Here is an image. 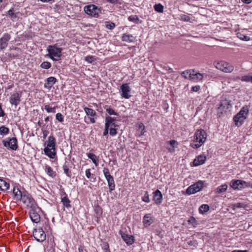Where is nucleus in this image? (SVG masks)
<instances>
[{
    "label": "nucleus",
    "instance_id": "1",
    "mask_svg": "<svg viewBox=\"0 0 252 252\" xmlns=\"http://www.w3.org/2000/svg\"><path fill=\"white\" fill-rule=\"evenodd\" d=\"M44 144L46 145V147L44 149L45 154L50 158H54L56 154L55 138L53 135H50Z\"/></svg>",
    "mask_w": 252,
    "mask_h": 252
},
{
    "label": "nucleus",
    "instance_id": "2",
    "mask_svg": "<svg viewBox=\"0 0 252 252\" xmlns=\"http://www.w3.org/2000/svg\"><path fill=\"white\" fill-rule=\"evenodd\" d=\"M48 54L47 55L54 61H59L61 60L63 49L57 47V44L49 45L47 48Z\"/></svg>",
    "mask_w": 252,
    "mask_h": 252
},
{
    "label": "nucleus",
    "instance_id": "3",
    "mask_svg": "<svg viewBox=\"0 0 252 252\" xmlns=\"http://www.w3.org/2000/svg\"><path fill=\"white\" fill-rule=\"evenodd\" d=\"M249 110L247 106L242 107L239 112L237 113L233 118L235 124L237 126H241L247 119L249 114Z\"/></svg>",
    "mask_w": 252,
    "mask_h": 252
},
{
    "label": "nucleus",
    "instance_id": "4",
    "mask_svg": "<svg viewBox=\"0 0 252 252\" xmlns=\"http://www.w3.org/2000/svg\"><path fill=\"white\" fill-rule=\"evenodd\" d=\"M216 67L225 73H230L234 70V67L230 63L224 61L215 63Z\"/></svg>",
    "mask_w": 252,
    "mask_h": 252
},
{
    "label": "nucleus",
    "instance_id": "5",
    "mask_svg": "<svg viewBox=\"0 0 252 252\" xmlns=\"http://www.w3.org/2000/svg\"><path fill=\"white\" fill-rule=\"evenodd\" d=\"M104 175L106 180H107L108 186L109 189V191L111 192L115 189V185L114 182V178L110 174L109 170L107 168H104L103 170Z\"/></svg>",
    "mask_w": 252,
    "mask_h": 252
},
{
    "label": "nucleus",
    "instance_id": "6",
    "mask_svg": "<svg viewBox=\"0 0 252 252\" xmlns=\"http://www.w3.org/2000/svg\"><path fill=\"white\" fill-rule=\"evenodd\" d=\"M21 200H22L23 203L27 207L31 208H35L36 205L33 199L27 191L23 192L22 198L21 199Z\"/></svg>",
    "mask_w": 252,
    "mask_h": 252
},
{
    "label": "nucleus",
    "instance_id": "7",
    "mask_svg": "<svg viewBox=\"0 0 252 252\" xmlns=\"http://www.w3.org/2000/svg\"><path fill=\"white\" fill-rule=\"evenodd\" d=\"M204 185L202 181H199L188 188L186 193L188 194H194L201 190Z\"/></svg>",
    "mask_w": 252,
    "mask_h": 252
},
{
    "label": "nucleus",
    "instance_id": "8",
    "mask_svg": "<svg viewBox=\"0 0 252 252\" xmlns=\"http://www.w3.org/2000/svg\"><path fill=\"white\" fill-rule=\"evenodd\" d=\"M84 9L87 14L94 17H97L100 11V9L94 4L86 5Z\"/></svg>",
    "mask_w": 252,
    "mask_h": 252
},
{
    "label": "nucleus",
    "instance_id": "9",
    "mask_svg": "<svg viewBox=\"0 0 252 252\" xmlns=\"http://www.w3.org/2000/svg\"><path fill=\"white\" fill-rule=\"evenodd\" d=\"M206 133L203 129H198L194 133L193 141L203 144L206 139Z\"/></svg>",
    "mask_w": 252,
    "mask_h": 252
},
{
    "label": "nucleus",
    "instance_id": "10",
    "mask_svg": "<svg viewBox=\"0 0 252 252\" xmlns=\"http://www.w3.org/2000/svg\"><path fill=\"white\" fill-rule=\"evenodd\" d=\"M33 236L35 239L39 242H43L46 239V234L42 228L34 229L33 231Z\"/></svg>",
    "mask_w": 252,
    "mask_h": 252
},
{
    "label": "nucleus",
    "instance_id": "11",
    "mask_svg": "<svg viewBox=\"0 0 252 252\" xmlns=\"http://www.w3.org/2000/svg\"><path fill=\"white\" fill-rule=\"evenodd\" d=\"M230 187L235 190H239L247 186V182L241 180H233L230 183Z\"/></svg>",
    "mask_w": 252,
    "mask_h": 252
},
{
    "label": "nucleus",
    "instance_id": "12",
    "mask_svg": "<svg viewBox=\"0 0 252 252\" xmlns=\"http://www.w3.org/2000/svg\"><path fill=\"white\" fill-rule=\"evenodd\" d=\"M120 90L121 92V95L122 97L126 99H128L131 97L130 94V88L128 83L122 84L120 87Z\"/></svg>",
    "mask_w": 252,
    "mask_h": 252
},
{
    "label": "nucleus",
    "instance_id": "13",
    "mask_svg": "<svg viewBox=\"0 0 252 252\" xmlns=\"http://www.w3.org/2000/svg\"><path fill=\"white\" fill-rule=\"evenodd\" d=\"M3 145L8 149L14 151L16 150L18 148L17 140L15 137L9 138L8 141H4Z\"/></svg>",
    "mask_w": 252,
    "mask_h": 252
},
{
    "label": "nucleus",
    "instance_id": "14",
    "mask_svg": "<svg viewBox=\"0 0 252 252\" xmlns=\"http://www.w3.org/2000/svg\"><path fill=\"white\" fill-rule=\"evenodd\" d=\"M11 38V36L9 34L5 33L3 34L2 37L0 39V48L4 49L6 48L7 46V42Z\"/></svg>",
    "mask_w": 252,
    "mask_h": 252
},
{
    "label": "nucleus",
    "instance_id": "15",
    "mask_svg": "<svg viewBox=\"0 0 252 252\" xmlns=\"http://www.w3.org/2000/svg\"><path fill=\"white\" fill-rule=\"evenodd\" d=\"M120 233L123 240L128 245H132L134 242V237L132 235H128L120 231Z\"/></svg>",
    "mask_w": 252,
    "mask_h": 252
},
{
    "label": "nucleus",
    "instance_id": "16",
    "mask_svg": "<svg viewBox=\"0 0 252 252\" xmlns=\"http://www.w3.org/2000/svg\"><path fill=\"white\" fill-rule=\"evenodd\" d=\"M21 95L18 93H16L11 95L10 98V103L16 107L21 101Z\"/></svg>",
    "mask_w": 252,
    "mask_h": 252
},
{
    "label": "nucleus",
    "instance_id": "17",
    "mask_svg": "<svg viewBox=\"0 0 252 252\" xmlns=\"http://www.w3.org/2000/svg\"><path fill=\"white\" fill-rule=\"evenodd\" d=\"M30 218L32 220L34 223H38L40 221V215L35 212L34 208H31L30 211Z\"/></svg>",
    "mask_w": 252,
    "mask_h": 252
},
{
    "label": "nucleus",
    "instance_id": "18",
    "mask_svg": "<svg viewBox=\"0 0 252 252\" xmlns=\"http://www.w3.org/2000/svg\"><path fill=\"white\" fill-rule=\"evenodd\" d=\"M154 221V218L151 214H146L143 218V223L145 227L150 226Z\"/></svg>",
    "mask_w": 252,
    "mask_h": 252
},
{
    "label": "nucleus",
    "instance_id": "19",
    "mask_svg": "<svg viewBox=\"0 0 252 252\" xmlns=\"http://www.w3.org/2000/svg\"><path fill=\"white\" fill-rule=\"evenodd\" d=\"M57 79L54 77H50L48 78L44 83V87L49 90L53 87V86L56 83Z\"/></svg>",
    "mask_w": 252,
    "mask_h": 252
},
{
    "label": "nucleus",
    "instance_id": "20",
    "mask_svg": "<svg viewBox=\"0 0 252 252\" xmlns=\"http://www.w3.org/2000/svg\"><path fill=\"white\" fill-rule=\"evenodd\" d=\"M153 200L157 204H160L162 200V195L160 191L158 189L156 190L154 192Z\"/></svg>",
    "mask_w": 252,
    "mask_h": 252
},
{
    "label": "nucleus",
    "instance_id": "21",
    "mask_svg": "<svg viewBox=\"0 0 252 252\" xmlns=\"http://www.w3.org/2000/svg\"><path fill=\"white\" fill-rule=\"evenodd\" d=\"M122 40L128 43L134 42L136 41V37L132 34L124 33L122 36Z\"/></svg>",
    "mask_w": 252,
    "mask_h": 252
},
{
    "label": "nucleus",
    "instance_id": "22",
    "mask_svg": "<svg viewBox=\"0 0 252 252\" xmlns=\"http://www.w3.org/2000/svg\"><path fill=\"white\" fill-rule=\"evenodd\" d=\"M206 158L203 155L198 156L193 161V164L195 166H198L203 164L206 160Z\"/></svg>",
    "mask_w": 252,
    "mask_h": 252
},
{
    "label": "nucleus",
    "instance_id": "23",
    "mask_svg": "<svg viewBox=\"0 0 252 252\" xmlns=\"http://www.w3.org/2000/svg\"><path fill=\"white\" fill-rule=\"evenodd\" d=\"M13 193L14 195V199L16 200H21L22 198L23 192H22L18 188L14 187Z\"/></svg>",
    "mask_w": 252,
    "mask_h": 252
},
{
    "label": "nucleus",
    "instance_id": "24",
    "mask_svg": "<svg viewBox=\"0 0 252 252\" xmlns=\"http://www.w3.org/2000/svg\"><path fill=\"white\" fill-rule=\"evenodd\" d=\"M203 74L196 73L194 70L193 73H192L191 80L194 82L201 81L203 80Z\"/></svg>",
    "mask_w": 252,
    "mask_h": 252
},
{
    "label": "nucleus",
    "instance_id": "25",
    "mask_svg": "<svg viewBox=\"0 0 252 252\" xmlns=\"http://www.w3.org/2000/svg\"><path fill=\"white\" fill-rule=\"evenodd\" d=\"M116 121V119L110 116L106 117L105 118V125H107L108 126H111L112 127H115L116 125L114 122Z\"/></svg>",
    "mask_w": 252,
    "mask_h": 252
},
{
    "label": "nucleus",
    "instance_id": "26",
    "mask_svg": "<svg viewBox=\"0 0 252 252\" xmlns=\"http://www.w3.org/2000/svg\"><path fill=\"white\" fill-rule=\"evenodd\" d=\"M168 144L170 145V147H167L168 151L171 153H173L175 152V148L177 147L178 145V142L177 141L175 140H172L167 142Z\"/></svg>",
    "mask_w": 252,
    "mask_h": 252
},
{
    "label": "nucleus",
    "instance_id": "27",
    "mask_svg": "<svg viewBox=\"0 0 252 252\" xmlns=\"http://www.w3.org/2000/svg\"><path fill=\"white\" fill-rule=\"evenodd\" d=\"M9 188V184L4 180L0 178V189L2 191H6Z\"/></svg>",
    "mask_w": 252,
    "mask_h": 252
},
{
    "label": "nucleus",
    "instance_id": "28",
    "mask_svg": "<svg viewBox=\"0 0 252 252\" xmlns=\"http://www.w3.org/2000/svg\"><path fill=\"white\" fill-rule=\"evenodd\" d=\"M193 72L194 70L193 69L187 70L182 72L181 74L186 79H189L191 80Z\"/></svg>",
    "mask_w": 252,
    "mask_h": 252
},
{
    "label": "nucleus",
    "instance_id": "29",
    "mask_svg": "<svg viewBox=\"0 0 252 252\" xmlns=\"http://www.w3.org/2000/svg\"><path fill=\"white\" fill-rule=\"evenodd\" d=\"M63 194L65 195L62 198L61 202L63 203L64 206L68 208L71 207L70 204V201L67 197V195L65 192H63Z\"/></svg>",
    "mask_w": 252,
    "mask_h": 252
},
{
    "label": "nucleus",
    "instance_id": "30",
    "mask_svg": "<svg viewBox=\"0 0 252 252\" xmlns=\"http://www.w3.org/2000/svg\"><path fill=\"white\" fill-rule=\"evenodd\" d=\"M88 157L90 158L93 162L95 164V166L98 165V159L97 157L93 153H88L87 154Z\"/></svg>",
    "mask_w": 252,
    "mask_h": 252
},
{
    "label": "nucleus",
    "instance_id": "31",
    "mask_svg": "<svg viewBox=\"0 0 252 252\" xmlns=\"http://www.w3.org/2000/svg\"><path fill=\"white\" fill-rule=\"evenodd\" d=\"M227 189V185L225 184L218 187L216 189V192L217 193H220L226 190Z\"/></svg>",
    "mask_w": 252,
    "mask_h": 252
},
{
    "label": "nucleus",
    "instance_id": "32",
    "mask_svg": "<svg viewBox=\"0 0 252 252\" xmlns=\"http://www.w3.org/2000/svg\"><path fill=\"white\" fill-rule=\"evenodd\" d=\"M128 20L135 24H139L142 22V21L140 20L137 15H131L128 17Z\"/></svg>",
    "mask_w": 252,
    "mask_h": 252
},
{
    "label": "nucleus",
    "instance_id": "33",
    "mask_svg": "<svg viewBox=\"0 0 252 252\" xmlns=\"http://www.w3.org/2000/svg\"><path fill=\"white\" fill-rule=\"evenodd\" d=\"M189 224L191 225L193 227H196L198 224V221L196 220L194 217H191L188 220Z\"/></svg>",
    "mask_w": 252,
    "mask_h": 252
},
{
    "label": "nucleus",
    "instance_id": "34",
    "mask_svg": "<svg viewBox=\"0 0 252 252\" xmlns=\"http://www.w3.org/2000/svg\"><path fill=\"white\" fill-rule=\"evenodd\" d=\"M84 110L88 116L94 117L96 115V112L93 109L85 107Z\"/></svg>",
    "mask_w": 252,
    "mask_h": 252
},
{
    "label": "nucleus",
    "instance_id": "35",
    "mask_svg": "<svg viewBox=\"0 0 252 252\" xmlns=\"http://www.w3.org/2000/svg\"><path fill=\"white\" fill-rule=\"evenodd\" d=\"M209 206L207 204H202L201 205L199 208V211L201 214H204V213L207 212L209 210Z\"/></svg>",
    "mask_w": 252,
    "mask_h": 252
},
{
    "label": "nucleus",
    "instance_id": "36",
    "mask_svg": "<svg viewBox=\"0 0 252 252\" xmlns=\"http://www.w3.org/2000/svg\"><path fill=\"white\" fill-rule=\"evenodd\" d=\"M63 169L64 173L66 175L67 177H70L71 176V171L69 169L68 166L66 164V162L63 165Z\"/></svg>",
    "mask_w": 252,
    "mask_h": 252
},
{
    "label": "nucleus",
    "instance_id": "37",
    "mask_svg": "<svg viewBox=\"0 0 252 252\" xmlns=\"http://www.w3.org/2000/svg\"><path fill=\"white\" fill-rule=\"evenodd\" d=\"M154 9L157 12H159V13H162L163 11V6L160 3L155 4L154 5Z\"/></svg>",
    "mask_w": 252,
    "mask_h": 252
},
{
    "label": "nucleus",
    "instance_id": "38",
    "mask_svg": "<svg viewBox=\"0 0 252 252\" xmlns=\"http://www.w3.org/2000/svg\"><path fill=\"white\" fill-rule=\"evenodd\" d=\"M228 102L226 101H225L220 103L218 108L224 111L225 109H227L228 108Z\"/></svg>",
    "mask_w": 252,
    "mask_h": 252
},
{
    "label": "nucleus",
    "instance_id": "39",
    "mask_svg": "<svg viewBox=\"0 0 252 252\" xmlns=\"http://www.w3.org/2000/svg\"><path fill=\"white\" fill-rule=\"evenodd\" d=\"M237 37L242 40L243 41H249L250 40V38L249 36L244 35L241 33H238Z\"/></svg>",
    "mask_w": 252,
    "mask_h": 252
},
{
    "label": "nucleus",
    "instance_id": "40",
    "mask_svg": "<svg viewBox=\"0 0 252 252\" xmlns=\"http://www.w3.org/2000/svg\"><path fill=\"white\" fill-rule=\"evenodd\" d=\"M105 27L107 29H109V30H112L115 27V25L113 22H109V21L105 22Z\"/></svg>",
    "mask_w": 252,
    "mask_h": 252
},
{
    "label": "nucleus",
    "instance_id": "41",
    "mask_svg": "<svg viewBox=\"0 0 252 252\" xmlns=\"http://www.w3.org/2000/svg\"><path fill=\"white\" fill-rule=\"evenodd\" d=\"M9 132V129L4 126H1L0 127V134L1 135H6Z\"/></svg>",
    "mask_w": 252,
    "mask_h": 252
},
{
    "label": "nucleus",
    "instance_id": "42",
    "mask_svg": "<svg viewBox=\"0 0 252 252\" xmlns=\"http://www.w3.org/2000/svg\"><path fill=\"white\" fill-rule=\"evenodd\" d=\"M45 171L48 175L51 177H53L55 176V173L52 170L51 167L49 166H46L45 167Z\"/></svg>",
    "mask_w": 252,
    "mask_h": 252
},
{
    "label": "nucleus",
    "instance_id": "43",
    "mask_svg": "<svg viewBox=\"0 0 252 252\" xmlns=\"http://www.w3.org/2000/svg\"><path fill=\"white\" fill-rule=\"evenodd\" d=\"M51 64L48 62H43L40 65V67L44 69H49L51 67Z\"/></svg>",
    "mask_w": 252,
    "mask_h": 252
},
{
    "label": "nucleus",
    "instance_id": "44",
    "mask_svg": "<svg viewBox=\"0 0 252 252\" xmlns=\"http://www.w3.org/2000/svg\"><path fill=\"white\" fill-rule=\"evenodd\" d=\"M242 80L246 82H250L252 83V75H245L242 77Z\"/></svg>",
    "mask_w": 252,
    "mask_h": 252
},
{
    "label": "nucleus",
    "instance_id": "45",
    "mask_svg": "<svg viewBox=\"0 0 252 252\" xmlns=\"http://www.w3.org/2000/svg\"><path fill=\"white\" fill-rule=\"evenodd\" d=\"M85 61L89 63H93L95 61V58L93 56H88L85 57Z\"/></svg>",
    "mask_w": 252,
    "mask_h": 252
},
{
    "label": "nucleus",
    "instance_id": "46",
    "mask_svg": "<svg viewBox=\"0 0 252 252\" xmlns=\"http://www.w3.org/2000/svg\"><path fill=\"white\" fill-rule=\"evenodd\" d=\"M55 107H51L49 105H46L44 107V109L48 113H55Z\"/></svg>",
    "mask_w": 252,
    "mask_h": 252
},
{
    "label": "nucleus",
    "instance_id": "47",
    "mask_svg": "<svg viewBox=\"0 0 252 252\" xmlns=\"http://www.w3.org/2000/svg\"><path fill=\"white\" fill-rule=\"evenodd\" d=\"M106 112L110 115H116L118 116V114L114 111L113 109H112L110 107H107L106 108Z\"/></svg>",
    "mask_w": 252,
    "mask_h": 252
},
{
    "label": "nucleus",
    "instance_id": "48",
    "mask_svg": "<svg viewBox=\"0 0 252 252\" xmlns=\"http://www.w3.org/2000/svg\"><path fill=\"white\" fill-rule=\"evenodd\" d=\"M56 119L60 122H63V116L61 113H58L56 115Z\"/></svg>",
    "mask_w": 252,
    "mask_h": 252
},
{
    "label": "nucleus",
    "instance_id": "49",
    "mask_svg": "<svg viewBox=\"0 0 252 252\" xmlns=\"http://www.w3.org/2000/svg\"><path fill=\"white\" fill-rule=\"evenodd\" d=\"M102 249L105 250V252H110L109 246L107 243H103L102 246Z\"/></svg>",
    "mask_w": 252,
    "mask_h": 252
},
{
    "label": "nucleus",
    "instance_id": "50",
    "mask_svg": "<svg viewBox=\"0 0 252 252\" xmlns=\"http://www.w3.org/2000/svg\"><path fill=\"white\" fill-rule=\"evenodd\" d=\"M8 14L12 18H16L17 17V16L16 14L14 13V9L13 8L10 9L8 11Z\"/></svg>",
    "mask_w": 252,
    "mask_h": 252
},
{
    "label": "nucleus",
    "instance_id": "51",
    "mask_svg": "<svg viewBox=\"0 0 252 252\" xmlns=\"http://www.w3.org/2000/svg\"><path fill=\"white\" fill-rule=\"evenodd\" d=\"M142 200L145 202H150V199L149 197V194H148V191H146L145 195L142 197Z\"/></svg>",
    "mask_w": 252,
    "mask_h": 252
},
{
    "label": "nucleus",
    "instance_id": "52",
    "mask_svg": "<svg viewBox=\"0 0 252 252\" xmlns=\"http://www.w3.org/2000/svg\"><path fill=\"white\" fill-rule=\"evenodd\" d=\"M180 17L181 19L184 21L188 22L190 20V17L187 15L182 14L180 16Z\"/></svg>",
    "mask_w": 252,
    "mask_h": 252
},
{
    "label": "nucleus",
    "instance_id": "53",
    "mask_svg": "<svg viewBox=\"0 0 252 252\" xmlns=\"http://www.w3.org/2000/svg\"><path fill=\"white\" fill-rule=\"evenodd\" d=\"M108 2L116 4H122V0H106Z\"/></svg>",
    "mask_w": 252,
    "mask_h": 252
},
{
    "label": "nucleus",
    "instance_id": "54",
    "mask_svg": "<svg viewBox=\"0 0 252 252\" xmlns=\"http://www.w3.org/2000/svg\"><path fill=\"white\" fill-rule=\"evenodd\" d=\"M202 145V144L199 143H194L193 142H192L190 144V146L194 149H197L199 148Z\"/></svg>",
    "mask_w": 252,
    "mask_h": 252
},
{
    "label": "nucleus",
    "instance_id": "55",
    "mask_svg": "<svg viewBox=\"0 0 252 252\" xmlns=\"http://www.w3.org/2000/svg\"><path fill=\"white\" fill-rule=\"evenodd\" d=\"M234 208H246V205L243 203H238L234 205Z\"/></svg>",
    "mask_w": 252,
    "mask_h": 252
},
{
    "label": "nucleus",
    "instance_id": "56",
    "mask_svg": "<svg viewBox=\"0 0 252 252\" xmlns=\"http://www.w3.org/2000/svg\"><path fill=\"white\" fill-rule=\"evenodd\" d=\"M110 134L112 136H114L117 134V130L115 128V127H111L110 128Z\"/></svg>",
    "mask_w": 252,
    "mask_h": 252
},
{
    "label": "nucleus",
    "instance_id": "57",
    "mask_svg": "<svg viewBox=\"0 0 252 252\" xmlns=\"http://www.w3.org/2000/svg\"><path fill=\"white\" fill-rule=\"evenodd\" d=\"M200 89V86L199 85H196L194 86H192L191 88V90L193 92H197Z\"/></svg>",
    "mask_w": 252,
    "mask_h": 252
},
{
    "label": "nucleus",
    "instance_id": "58",
    "mask_svg": "<svg viewBox=\"0 0 252 252\" xmlns=\"http://www.w3.org/2000/svg\"><path fill=\"white\" fill-rule=\"evenodd\" d=\"M109 126H107V125L106 126L105 125V128L104 130L103 131V135H106L108 133V130H109Z\"/></svg>",
    "mask_w": 252,
    "mask_h": 252
},
{
    "label": "nucleus",
    "instance_id": "59",
    "mask_svg": "<svg viewBox=\"0 0 252 252\" xmlns=\"http://www.w3.org/2000/svg\"><path fill=\"white\" fill-rule=\"evenodd\" d=\"M85 173H86V176L87 178H90L91 175L90 169H87L85 171Z\"/></svg>",
    "mask_w": 252,
    "mask_h": 252
},
{
    "label": "nucleus",
    "instance_id": "60",
    "mask_svg": "<svg viewBox=\"0 0 252 252\" xmlns=\"http://www.w3.org/2000/svg\"><path fill=\"white\" fill-rule=\"evenodd\" d=\"M45 226L44 227L45 230H50V227L49 225V223H48V221H47L46 222H45Z\"/></svg>",
    "mask_w": 252,
    "mask_h": 252
},
{
    "label": "nucleus",
    "instance_id": "61",
    "mask_svg": "<svg viewBox=\"0 0 252 252\" xmlns=\"http://www.w3.org/2000/svg\"><path fill=\"white\" fill-rule=\"evenodd\" d=\"M4 115V112L1 108V105L0 104V117H3Z\"/></svg>",
    "mask_w": 252,
    "mask_h": 252
},
{
    "label": "nucleus",
    "instance_id": "62",
    "mask_svg": "<svg viewBox=\"0 0 252 252\" xmlns=\"http://www.w3.org/2000/svg\"><path fill=\"white\" fill-rule=\"evenodd\" d=\"M232 252H249V251L247 250L243 251V250H235L233 251Z\"/></svg>",
    "mask_w": 252,
    "mask_h": 252
},
{
    "label": "nucleus",
    "instance_id": "63",
    "mask_svg": "<svg viewBox=\"0 0 252 252\" xmlns=\"http://www.w3.org/2000/svg\"><path fill=\"white\" fill-rule=\"evenodd\" d=\"M241 0L243 2H244L245 3H247V4H249L252 1V0Z\"/></svg>",
    "mask_w": 252,
    "mask_h": 252
},
{
    "label": "nucleus",
    "instance_id": "64",
    "mask_svg": "<svg viewBox=\"0 0 252 252\" xmlns=\"http://www.w3.org/2000/svg\"><path fill=\"white\" fill-rule=\"evenodd\" d=\"M247 186H246V187H250L252 188V183L250 182H247Z\"/></svg>",
    "mask_w": 252,
    "mask_h": 252
}]
</instances>
